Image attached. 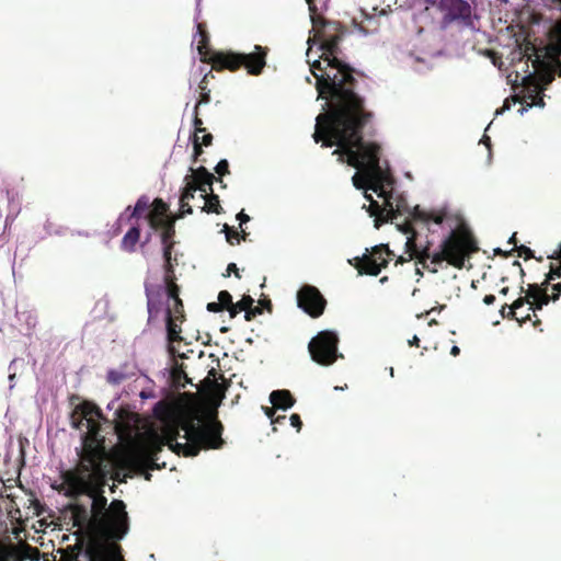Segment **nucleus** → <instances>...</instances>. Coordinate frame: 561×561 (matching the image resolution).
<instances>
[{"label": "nucleus", "mask_w": 561, "mask_h": 561, "mask_svg": "<svg viewBox=\"0 0 561 561\" xmlns=\"http://www.w3.org/2000/svg\"><path fill=\"white\" fill-rule=\"evenodd\" d=\"M216 180L214 174L207 171L205 167H199L191 176H186V185L179 199L178 219L185 214H192L190 199L195 198L198 191V201L202 205H197L201 211L221 214L222 207L219 203L218 195L213 193V182Z\"/></svg>", "instance_id": "6"}, {"label": "nucleus", "mask_w": 561, "mask_h": 561, "mask_svg": "<svg viewBox=\"0 0 561 561\" xmlns=\"http://www.w3.org/2000/svg\"><path fill=\"white\" fill-rule=\"evenodd\" d=\"M262 313V308L253 307V305L245 311L244 319L252 321L257 314Z\"/></svg>", "instance_id": "35"}, {"label": "nucleus", "mask_w": 561, "mask_h": 561, "mask_svg": "<svg viewBox=\"0 0 561 561\" xmlns=\"http://www.w3.org/2000/svg\"><path fill=\"white\" fill-rule=\"evenodd\" d=\"M289 421H290L291 426L295 427L298 432L301 430L302 421H301L299 414H297V413L291 414L289 417Z\"/></svg>", "instance_id": "38"}, {"label": "nucleus", "mask_w": 561, "mask_h": 561, "mask_svg": "<svg viewBox=\"0 0 561 561\" xmlns=\"http://www.w3.org/2000/svg\"><path fill=\"white\" fill-rule=\"evenodd\" d=\"M516 250L518 251V256H523L525 260L534 257V251L526 245L516 247Z\"/></svg>", "instance_id": "36"}, {"label": "nucleus", "mask_w": 561, "mask_h": 561, "mask_svg": "<svg viewBox=\"0 0 561 561\" xmlns=\"http://www.w3.org/2000/svg\"><path fill=\"white\" fill-rule=\"evenodd\" d=\"M267 49L260 45L255 46V50L250 54H241L242 67H244L248 73L257 76L262 72L266 65Z\"/></svg>", "instance_id": "19"}, {"label": "nucleus", "mask_w": 561, "mask_h": 561, "mask_svg": "<svg viewBox=\"0 0 561 561\" xmlns=\"http://www.w3.org/2000/svg\"><path fill=\"white\" fill-rule=\"evenodd\" d=\"M561 272L560 270H551L550 273L547 275L546 280L541 284H530L528 286L526 296L523 298H526V304L529 305L528 310L533 311L531 314V322L534 328H539L541 324L540 319L537 317L536 311L541 310L543 306H547L550 301V296L547 293V286L550 284V282L560 278Z\"/></svg>", "instance_id": "12"}, {"label": "nucleus", "mask_w": 561, "mask_h": 561, "mask_svg": "<svg viewBox=\"0 0 561 561\" xmlns=\"http://www.w3.org/2000/svg\"><path fill=\"white\" fill-rule=\"evenodd\" d=\"M152 394L150 392H146V391H141L140 392V398L141 399H148V398H151Z\"/></svg>", "instance_id": "54"}, {"label": "nucleus", "mask_w": 561, "mask_h": 561, "mask_svg": "<svg viewBox=\"0 0 561 561\" xmlns=\"http://www.w3.org/2000/svg\"><path fill=\"white\" fill-rule=\"evenodd\" d=\"M379 282H380L381 284L387 283V282H388V276H383V277H381V278L379 279Z\"/></svg>", "instance_id": "62"}, {"label": "nucleus", "mask_w": 561, "mask_h": 561, "mask_svg": "<svg viewBox=\"0 0 561 561\" xmlns=\"http://www.w3.org/2000/svg\"><path fill=\"white\" fill-rule=\"evenodd\" d=\"M524 56H526L528 60L533 61L536 56L540 55L538 54L537 47L533 43L526 42L524 47Z\"/></svg>", "instance_id": "31"}, {"label": "nucleus", "mask_w": 561, "mask_h": 561, "mask_svg": "<svg viewBox=\"0 0 561 561\" xmlns=\"http://www.w3.org/2000/svg\"><path fill=\"white\" fill-rule=\"evenodd\" d=\"M253 304L254 299L248 295H244L238 302H236L240 311H247Z\"/></svg>", "instance_id": "32"}, {"label": "nucleus", "mask_w": 561, "mask_h": 561, "mask_svg": "<svg viewBox=\"0 0 561 561\" xmlns=\"http://www.w3.org/2000/svg\"><path fill=\"white\" fill-rule=\"evenodd\" d=\"M106 477L103 461L92 456L77 471H68L62 477L68 488L67 496L87 495L92 500L91 512L100 539L85 551L87 561H126L119 541L129 533V516L122 500L107 503L104 495Z\"/></svg>", "instance_id": "4"}, {"label": "nucleus", "mask_w": 561, "mask_h": 561, "mask_svg": "<svg viewBox=\"0 0 561 561\" xmlns=\"http://www.w3.org/2000/svg\"><path fill=\"white\" fill-rule=\"evenodd\" d=\"M211 140H213V136L209 133L205 131V133H203L202 137L199 136L201 147L202 146H209L211 144Z\"/></svg>", "instance_id": "40"}, {"label": "nucleus", "mask_w": 561, "mask_h": 561, "mask_svg": "<svg viewBox=\"0 0 561 561\" xmlns=\"http://www.w3.org/2000/svg\"><path fill=\"white\" fill-rule=\"evenodd\" d=\"M344 33H330L322 30L314 35L320 42L322 54L320 59L310 62V71L316 78V90L319 96L328 103V111L323 115H329L340 107L336 105L337 100L343 108H347L354 98L362 101L363 111H368L359 88V81L368 77L342 58L340 43Z\"/></svg>", "instance_id": "5"}, {"label": "nucleus", "mask_w": 561, "mask_h": 561, "mask_svg": "<svg viewBox=\"0 0 561 561\" xmlns=\"http://www.w3.org/2000/svg\"><path fill=\"white\" fill-rule=\"evenodd\" d=\"M196 27L197 32L195 39L197 41V50L202 56V60L206 61L209 55L214 53V50H211L209 47V36L205 26L202 23H198Z\"/></svg>", "instance_id": "24"}, {"label": "nucleus", "mask_w": 561, "mask_h": 561, "mask_svg": "<svg viewBox=\"0 0 561 561\" xmlns=\"http://www.w3.org/2000/svg\"><path fill=\"white\" fill-rule=\"evenodd\" d=\"M176 302H178V314L180 313V307L182 308L183 305H182V300L178 297L176 299ZM180 319V317L178 316V320Z\"/></svg>", "instance_id": "57"}, {"label": "nucleus", "mask_w": 561, "mask_h": 561, "mask_svg": "<svg viewBox=\"0 0 561 561\" xmlns=\"http://www.w3.org/2000/svg\"><path fill=\"white\" fill-rule=\"evenodd\" d=\"M5 197L7 199H11L9 191L0 192V198Z\"/></svg>", "instance_id": "55"}, {"label": "nucleus", "mask_w": 561, "mask_h": 561, "mask_svg": "<svg viewBox=\"0 0 561 561\" xmlns=\"http://www.w3.org/2000/svg\"><path fill=\"white\" fill-rule=\"evenodd\" d=\"M365 197L370 202L368 211L370 216H375V227L379 228L382 222L392 221L401 216L405 210L407 206L403 205L404 202H398L397 206L393 207L391 202V195L385 191V193L380 196L385 198V206L381 207L373 197L368 194H365Z\"/></svg>", "instance_id": "15"}, {"label": "nucleus", "mask_w": 561, "mask_h": 561, "mask_svg": "<svg viewBox=\"0 0 561 561\" xmlns=\"http://www.w3.org/2000/svg\"><path fill=\"white\" fill-rule=\"evenodd\" d=\"M264 307H267L270 310L272 309V304L271 301L268 300L266 304H264Z\"/></svg>", "instance_id": "63"}, {"label": "nucleus", "mask_w": 561, "mask_h": 561, "mask_svg": "<svg viewBox=\"0 0 561 561\" xmlns=\"http://www.w3.org/2000/svg\"><path fill=\"white\" fill-rule=\"evenodd\" d=\"M230 386V379L214 367L208 369L203 351L178 352V437L183 431L185 438L178 442V457H195L226 445L217 410Z\"/></svg>", "instance_id": "1"}, {"label": "nucleus", "mask_w": 561, "mask_h": 561, "mask_svg": "<svg viewBox=\"0 0 561 561\" xmlns=\"http://www.w3.org/2000/svg\"><path fill=\"white\" fill-rule=\"evenodd\" d=\"M404 232L405 233L411 232V236L408 237V240L405 243L407 252L409 253L410 259H416L417 260L416 263L421 264L423 268H427L433 273L437 272V270L435 267H433L431 270L430 265L427 263L428 260L432 261V256H433L430 254L428 245L423 248L422 250L419 249V247L416 244V232L410 225H407V227L404 228Z\"/></svg>", "instance_id": "18"}, {"label": "nucleus", "mask_w": 561, "mask_h": 561, "mask_svg": "<svg viewBox=\"0 0 561 561\" xmlns=\"http://www.w3.org/2000/svg\"><path fill=\"white\" fill-rule=\"evenodd\" d=\"M140 237V229L131 227L123 237L122 247L127 251H133Z\"/></svg>", "instance_id": "27"}, {"label": "nucleus", "mask_w": 561, "mask_h": 561, "mask_svg": "<svg viewBox=\"0 0 561 561\" xmlns=\"http://www.w3.org/2000/svg\"><path fill=\"white\" fill-rule=\"evenodd\" d=\"M405 262V259H403L402 256L399 257V260L397 261V263H403Z\"/></svg>", "instance_id": "64"}, {"label": "nucleus", "mask_w": 561, "mask_h": 561, "mask_svg": "<svg viewBox=\"0 0 561 561\" xmlns=\"http://www.w3.org/2000/svg\"><path fill=\"white\" fill-rule=\"evenodd\" d=\"M146 460V453L139 446H134L126 455V462L129 466L138 467Z\"/></svg>", "instance_id": "26"}, {"label": "nucleus", "mask_w": 561, "mask_h": 561, "mask_svg": "<svg viewBox=\"0 0 561 561\" xmlns=\"http://www.w3.org/2000/svg\"><path fill=\"white\" fill-rule=\"evenodd\" d=\"M409 213V215L414 219V220H421V221H425V222H428V221H434L435 224L437 225H440L446 215L445 213H426L422 209H420L419 206L414 207L413 210H405Z\"/></svg>", "instance_id": "25"}, {"label": "nucleus", "mask_w": 561, "mask_h": 561, "mask_svg": "<svg viewBox=\"0 0 561 561\" xmlns=\"http://www.w3.org/2000/svg\"><path fill=\"white\" fill-rule=\"evenodd\" d=\"M549 37L552 42L559 44L561 54V23L556 24L549 32Z\"/></svg>", "instance_id": "30"}, {"label": "nucleus", "mask_w": 561, "mask_h": 561, "mask_svg": "<svg viewBox=\"0 0 561 561\" xmlns=\"http://www.w3.org/2000/svg\"><path fill=\"white\" fill-rule=\"evenodd\" d=\"M551 49L553 50L554 54L560 55L559 54V50H560L559 44L553 42V44L551 45Z\"/></svg>", "instance_id": "50"}, {"label": "nucleus", "mask_w": 561, "mask_h": 561, "mask_svg": "<svg viewBox=\"0 0 561 561\" xmlns=\"http://www.w3.org/2000/svg\"><path fill=\"white\" fill-rule=\"evenodd\" d=\"M297 305L310 317L318 318L324 312L327 300L317 287L304 285L297 293Z\"/></svg>", "instance_id": "16"}, {"label": "nucleus", "mask_w": 561, "mask_h": 561, "mask_svg": "<svg viewBox=\"0 0 561 561\" xmlns=\"http://www.w3.org/2000/svg\"><path fill=\"white\" fill-rule=\"evenodd\" d=\"M136 375V366L130 363L122 365L117 369H111L107 373V381L112 385H118L122 381L131 378Z\"/></svg>", "instance_id": "23"}, {"label": "nucleus", "mask_w": 561, "mask_h": 561, "mask_svg": "<svg viewBox=\"0 0 561 561\" xmlns=\"http://www.w3.org/2000/svg\"><path fill=\"white\" fill-rule=\"evenodd\" d=\"M224 232L226 234V240L229 244L234 245L240 242L241 239L245 240L247 232L241 230V233L236 229L229 227L227 224L224 225Z\"/></svg>", "instance_id": "28"}, {"label": "nucleus", "mask_w": 561, "mask_h": 561, "mask_svg": "<svg viewBox=\"0 0 561 561\" xmlns=\"http://www.w3.org/2000/svg\"><path fill=\"white\" fill-rule=\"evenodd\" d=\"M241 58V53L214 51L205 62L210 64L216 71L229 70L233 72L242 67Z\"/></svg>", "instance_id": "17"}, {"label": "nucleus", "mask_w": 561, "mask_h": 561, "mask_svg": "<svg viewBox=\"0 0 561 561\" xmlns=\"http://www.w3.org/2000/svg\"><path fill=\"white\" fill-rule=\"evenodd\" d=\"M526 300H527L526 298H517L512 305L504 304L500 311L501 317L503 319H508V320L515 319L520 324H523L527 321H531L533 318H531L530 313H526V316H522V317H518V313H517V311L526 305Z\"/></svg>", "instance_id": "21"}, {"label": "nucleus", "mask_w": 561, "mask_h": 561, "mask_svg": "<svg viewBox=\"0 0 561 561\" xmlns=\"http://www.w3.org/2000/svg\"><path fill=\"white\" fill-rule=\"evenodd\" d=\"M263 410H264V413L266 414V416L271 420V422L274 421V417H275V411L277 409H275L274 407L272 408H268V407H263Z\"/></svg>", "instance_id": "43"}, {"label": "nucleus", "mask_w": 561, "mask_h": 561, "mask_svg": "<svg viewBox=\"0 0 561 561\" xmlns=\"http://www.w3.org/2000/svg\"><path fill=\"white\" fill-rule=\"evenodd\" d=\"M231 274H233L237 278H241L239 268L236 263H229L226 270V273L224 274L225 277H229Z\"/></svg>", "instance_id": "37"}, {"label": "nucleus", "mask_w": 561, "mask_h": 561, "mask_svg": "<svg viewBox=\"0 0 561 561\" xmlns=\"http://www.w3.org/2000/svg\"><path fill=\"white\" fill-rule=\"evenodd\" d=\"M440 248L439 252L433 254L432 263L439 265L447 261L457 268H462L466 260L478 251L477 242L467 229L453 230Z\"/></svg>", "instance_id": "7"}, {"label": "nucleus", "mask_w": 561, "mask_h": 561, "mask_svg": "<svg viewBox=\"0 0 561 561\" xmlns=\"http://www.w3.org/2000/svg\"><path fill=\"white\" fill-rule=\"evenodd\" d=\"M14 378H15V374H10V375H9V380H10V382H11V385H10V389H12V388L14 387V385H13Z\"/></svg>", "instance_id": "56"}, {"label": "nucleus", "mask_w": 561, "mask_h": 561, "mask_svg": "<svg viewBox=\"0 0 561 561\" xmlns=\"http://www.w3.org/2000/svg\"><path fill=\"white\" fill-rule=\"evenodd\" d=\"M306 2L310 11L312 26L316 28V34H319V31L322 30H327V32L330 33L345 32L344 27L339 22L327 21L318 13L316 0H306Z\"/></svg>", "instance_id": "20"}, {"label": "nucleus", "mask_w": 561, "mask_h": 561, "mask_svg": "<svg viewBox=\"0 0 561 561\" xmlns=\"http://www.w3.org/2000/svg\"><path fill=\"white\" fill-rule=\"evenodd\" d=\"M483 142H484L488 147H490V142H491V140H490V138H489V137L484 136V138H483Z\"/></svg>", "instance_id": "61"}, {"label": "nucleus", "mask_w": 561, "mask_h": 561, "mask_svg": "<svg viewBox=\"0 0 561 561\" xmlns=\"http://www.w3.org/2000/svg\"><path fill=\"white\" fill-rule=\"evenodd\" d=\"M215 171H216V173L219 176H224V175L228 174L229 173V163H228V161L226 159L220 160L217 163V165L215 168Z\"/></svg>", "instance_id": "34"}, {"label": "nucleus", "mask_w": 561, "mask_h": 561, "mask_svg": "<svg viewBox=\"0 0 561 561\" xmlns=\"http://www.w3.org/2000/svg\"><path fill=\"white\" fill-rule=\"evenodd\" d=\"M494 301H495V296L494 295H485L484 298H483V302L485 305H492Z\"/></svg>", "instance_id": "47"}, {"label": "nucleus", "mask_w": 561, "mask_h": 561, "mask_svg": "<svg viewBox=\"0 0 561 561\" xmlns=\"http://www.w3.org/2000/svg\"><path fill=\"white\" fill-rule=\"evenodd\" d=\"M225 309L229 311L230 318H234L240 312L239 308L233 302L227 306Z\"/></svg>", "instance_id": "42"}, {"label": "nucleus", "mask_w": 561, "mask_h": 561, "mask_svg": "<svg viewBox=\"0 0 561 561\" xmlns=\"http://www.w3.org/2000/svg\"><path fill=\"white\" fill-rule=\"evenodd\" d=\"M409 345L410 346H419L420 345V339L414 335L411 340H409Z\"/></svg>", "instance_id": "48"}, {"label": "nucleus", "mask_w": 561, "mask_h": 561, "mask_svg": "<svg viewBox=\"0 0 561 561\" xmlns=\"http://www.w3.org/2000/svg\"><path fill=\"white\" fill-rule=\"evenodd\" d=\"M439 9L443 12L442 24L448 26L454 22L462 26L473 27L472 9L465 0H440Z\"/></svg>", "instance_id": "14"}, {"label": "nucleus", "mask_w": 561, "mask_h": 561, "mask_svg": "<svg viewBox=\"0 0 561 561\" xmlns=\"http://www.w3.org/2000/svg\"><path fill=\"white\" fill-rule=\"evenodd\" d=\"M508 290H510V288H508V287H503V288L500 290V294H502V295H504V296H505V295H507V294H508Z\"/></svg>", "instance_id": "59"}, {"label": "nucleus", "mask_w": 561, "mask_h": 561, "mask_svg": "<svg viewBox=\"0 0 561 561\" xmlns=\"http://www.w3.org/2000/svg\"><path fill=\"white\" fill-rule=\"evenodd\" d=\"M510 107H511V105H510V100H508V99H506V100L504 101L503 106H502L501 108H497V110H496V112H495V114H496V115H501V114H503L504 112L508 111V110H510Z\"/></svg>", "instance_id": "45"}, {"label": "nucleus", "mask_w": 561, "mask_h": 561, "mask_svg": "<svg viewBox=\"0 0 561 561\" xmlns=\"http://www.w3.org/2000/svg\"><path fill=\"white\" fill-rule=\"evenodd\" d=\"M286 420V415H278L274 417V421L272 423L274 424H282Z\"/></svg>", "instance_id": "49"}, {"label": "nucleus", "mask_w": 561, "mask_h": 561, "mask_svg": "<svg viewBox=\"0 0 561 561\" xmlns=\"http://www.w3.org/2000/svg\"><path fill=\"white\" fill-rule=\"evenodd\" d=\"M270 401L275 409L288 410L295 404L296 399L289 390L282 389L272 391Z\"/></svg>", "instance_id": "22"}, {"label": "nucleus", "mask_w": 561, "mask_h": 561, "mask_svg": "<svg viewBox=\"0 0 561 561\" xmlns=\"http://www.w3.org/2000/svg\"><path fill=\"white\" fill-rule=\"evenodd\" d=\"M151 431L169 439V448L175 453V399L170 397L158 401L152 410Z\"/></svg>", "instance_id": "8"}, {"label": "nucleus", "mask_w": 561, "mask_h": 561, "mask_svg": "<svg viewBox=\"0 0 561 561\" xmlns=\"http://www.w3.org/2000/svg\"><path fill=\"white\" fill-rule=\"evenodd\" d=\"M508 243L514 244L516 247V244H517L516 233H513V236L508 240Z\"/></svg>", "instance_id": "51"}, {"label": "nucleus", "mask_w": 561, "mask_h": 561, "mask_svg": "<svg viewBox=\"0 0 561 561\" xmlns=\"http://www.w3.org/2000/svg\"><path fill=\"white\" fill-rule=\"evenodd\" d=\"M237 218L240 221V226H242L243 224H245L250 220V217L247 214H244L243 210L238 214Z\"/></svg>", "instance_id": "46"}, {"label": "nucleus", "mask_w": 561, "mask_h": 561, "mask_svg": "<svg viewBox=\"0 0 561 561\" xmlns=\"http://www.w3.org/2000/svg\"><path fill=\"white\" fill-rule=\"evenodd\" d=\"M202 119L197 116L195 117L194 125H195V131L193 136V145H194V157L197 158L203 150L201 149V142H199V134L205 133L206 129L202 127Z\"/></svg>", "instance_id": "29"}, {"label": "nucleus", "mask_w": 561, "mask_h": 561, "mask_svg": "<svg viewBox=\"0 0 561 561\" xmlns=\"http://www.w3.org/2000/svg\"><path fill=\"white\" fill-rule=\"evenodd\" d=\"M552 289L554 290V293L550 296V300L556 301L559 299L561 294V282L559 284H554L552 286Z\"/></svg>", "instance_id": "41"}, {"label": "nucleus", "mask_w": 561, "mask_h": 561, "mask_svg": "<svg viewBox=\"0 0 561 561\" xmlns=\"http://www.w3.org/2000/svg\"><path fill=\"white\" fill-rule=\"evenodd\" d=\"M556 62H557V66L559 68L558 69V75L561 77V60L558 59Z\"/></svg>", "instance_id": "60"}, {"label": "nucleus", "mask_w": 561, "mask_h": 561, "mask_svg": "<svg viewBox=\"0 0 561 561\" xmlns=\"http://www.w3.org/2000/svg\"><path fill=\"white\" fill-rule=\"evenodd\" d=\"M339 339L334 332L321 331L311 339L308 345L313 362L321 366H330L337 359Z\"/></svg>", "instance_id": "10"}, {"label": "nucleus", "mask_w": 561, "mask_h": 561, "mask_svg": "<svg viewBox=\"0 0 561 561\" xmlns=\"http://www.w3.org/2000/svg\"><path fill=\"white\" fill-rule=\"evenodd\" d=\"M392 255L389 247L379 244L373 248L370 254H364L363 257H356L355 268L360 275L377 276L389 263V256Z\"/></svg>", "instance_id": "13"}, {"label": "nucleus", "mask_w": 561, "mask_h": 561, "mask_svg": "<svg viewBox=\"0 0 561 561\" xmlns=\"http://www.w3.org/2000/svg\"><path fill=\"white\" fill-rule=\"evenodd\" d=\"M460 350L458 346H453L451 347V351H450V354L454 355V356H457L459 354Z\"/></svg>", "instance_id": "53"}, {"label": "nucleus", "mask_w": 561, "mask_h": 561, "mask_svg": "<svg viewBox=\"0 0 561 561\" xmlns=\"http://www.w3.org/2000/svg\"><path fill=\"white\" fill-rule=\"evenodd\" d=\"M218 302L226 308L227 306L232 304V296L227 290H221L218 294Z\"/></svg>", "instance_id": "33"}, {"label": "nucleus", "mask_w": 561, "mask_h": 561, "mask_svg": "<svg viewBox=\"0 0 561 561\" xmlns=\"http://www.w3.org/2000/svg\"><path fill=\"white\" fill-rule=\"evenodd\" d=\"M146 213V220L151 229L159 232L161 243L162 265L153 272L148 271V277L145 282V291L147 296L148 321L152 323L161 316L164 324L167 337V351L169 354L168 385L171 392L175 388V318L173 308L175 307V275L172 264V250L174 245V224L175 218L169 209V205L162 198H154L152 202L149 196L141 195L134 207L127 206L119 215L118 221H129L133 218H140Z\"/></svg>", "instance_id": "2"}, {"label": "nucleus", "mask_w": 561, "mask_h": 561, "mask_svg": "<svg viewBox=\"0 0 561 561\" xmlns=\"http://www.w3.org/2000/svg\"><path fill=\"white\" fill-rule=\"evenodd\" d=\"M206 308L209 312H220L225 310V308L218 301L208 302Z\"/></svg>", "instance_id": "39"}, {"label": "nucleus", "mask_w": 561, "mask_h": 561, "mask_svg": "<svg viewBox=\"0 0 561 561\" xmlns=\"http://www.w3.org/2000/svg\"><path fill=\"white\" fill-rule=\"evenodd\" d=\"M45 229L47 231V233L51 234V233H59V231H55L53 232L50 229H51V226L50 224L47 221L46 225H45Z\"/></svg>", "instance_id": "52"}, {"label": "nucleus", "mask_w": 561, "mask_h": 561, "mask_svg": "<svg viewBox=\"0 0 561 561\" xmlns=\"http://www.w3.org/2000/svg\"><path fill=\"white\" fill-rule=\"evenodd\" d=\"M106 419L102 410L94 403L84 401L75 407L70 414V423L75 430L98 433L102 422Z\"/></svg>", "instance_id": "11"}, {"label": "nucleus", "mask_w": 561, "mask_h": 561, "mask_svg": "<svg viewBox=\"0 0 561 561\" xmlns=\"http://www.w3.org/2000/svg\"><path fill=\"white\" fill-rule=\"evenodd\" d=\"M0 561H16L9 552L0 548Z\"/></svg>", "instance_id": "44"}, {"label": "nucleus", "mask_w": 561, "mask_h": 561, "mask_svg": "<svg viewBox=\"0 0 561 561\" xmlns=\"http://www.w3.org/2000/svg\"><path fill=\"white\" fill-rule=\"evenodd\" d=\"M116 403V399L115 400H112L108 404H107V410H113L114 409V405Z\"/></svg>", "instance_id": "58"}, {"label": "nucleus", "mask_w": 561, "mask_h": 561, "mask_svg": "<svg viewBox=\"0 0 561 561\" xmlns=\"http://www.w3.org/2000/svg\"><path fill=\"white\" fill-rule=\"evenodd\" d=\"M337 102V110L329 115H318L312 137L324 147L337 146L333 154H339L341 162L346 156L347 164L360 171L352 179L356 188L373 190L381 196L388 176L380 167L381 148L377 142L363 140V129L373 121L374 113L363 111L362 101L356 98L347 108L341 106L340 100Z\"/></svg>", "instance_id": "3"}, {"label": "nucleus", "mask_w": 561, "mask_h": 561, "mask_svg": "<svg viewBox=\"0 0 561 561\" xmlns=\"http://www.w3.org/2000/svg\"><path fill=\"white\" fill-rule=\"evenodd\" d=\"M533 66L536 73L527 76L524 79V83L528 90V98L531 100V104L543 106L545 102L540 94L553 82L556 69L553 65L546 61L541 56H536L533 60Z\"/></svg>", "instance_id": "9"}]
</instances>
